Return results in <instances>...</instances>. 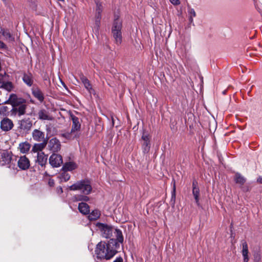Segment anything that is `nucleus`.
Instances as JSON below:
<instances>
[{"instance_id": "nucleus-1", "label": "nucleus", "mask_w": 262, "mask_h": 262, "mask_svg": "<svg viewBox=\"0 0 262 262\" xmlns=\"http://www.w3.org/2000/svg\"><path fill=\"white\" fill-rule=\"evenodd\" d=\"M96 226L100 230L103 237L110 238L107 243L101 241L97 244L95 250L96 257L100 260H110L119 252L120 244L123 243L122 232L121 230L116 228L114 232L115 238H111L113 231L112 226L101 223H97Z\"/></svg>"}, {"instance_id": "nucleus-2", "label": "nucleus", "mask_w": 262, "mask_h": 262, "mask_svg": "<svg viewBox=\"0 0 262 262\" xmlns=\"http://www.w3.org/2000/svg\"><path fill=\"white\" fill-rule=\"evenodd\" d=\"M27 100L23 98L18 97L15 94L10 95L8 100L2 104H10L12 106L11 115L12 116H21L26 114L27 105L26 104Z\"/></svg>"}, {"instance_id": "nucleus-3", "label": "nucleus", "mask_w": 262, "mask_h": 262, "mask_svg": "<svg viewBox=\"0 0 262 262\" xmlns=\"http://www.w3.org/2000/svg\"><path fill=\"white\" fill-rule=\"evenodd\" d=\"M70 190H81L82 194L89 195L92 190L91 181L88 179H84L77 181L69 187Z\"/></svg>"}, {"instance_id": "nucleus-4", "label": "nucleus", "mask_w": 262, "mask_h": 262, "mask_svg": "<svg viewBox=\"0 0 262 262\" xmlns=\"http://www.w3.org/2000/svg\"><path fill=\"white\" fill-rule=\"evenodd\" d=\"M13 154L11 151L4 150L0 152V165L7 166L8 167L14 169L15 164L13 163Z\"/></svg>"}, {"instance_id": "nucleus-5", "label": "nucleus", "mask_w": 262, "mask_h": 262, "mask_svg": "<svg viewBox=\"0 0 262 262\" xmlns=\"http://www.w3.org/2000/svg\"><path fill=\"white\" fill-rule=\"evenodd\" d=\"M150 138L151 137L149 136L148 133L145 130H143L141 139L142 140V149L144 154H147L150 150Z\"/></svg>"}, {"instance_id": "nucleus-6", "label": "nucleus", "mask_w": 262, "mask_h": 262, "mask_svg": "<svg viewBox=\"0 0 262 262\" xmlns=\"http://www.w3.org/2000/svg\"><path fill=\"white\" fill-rule=\"evenodd\" d=\"M49 163L53 167H58L62 163V158L60 155L53 153L49 158Z\"/></svg>"}, {"instance_id": "nucleus-7", "label": "nucleus", "mask_w": 262, "mask_h": 262, "mask_svg": "<svg viewBox=\"0 0 262 262\" xmlns=\"http://www.w3.org/2000/svg\"><path fill=\"white\" fill-rule=\"evenodd\" d=\"M48 147L49 149L53 153L57 152L61 149L60 142L57 138H53L50 140Z\"/></svg>"}, {"instance_id": "nucleus-8", "label": "nucleus", "mask_w": 262, "mask_h": 262, "mask_svg": "<svg viewBox=\"0 0 262 262\" xmlns=\"http://www.w3.org/2000/svg\"><path fill=\"white\" fill-rule=\"evenodd\" d=\"M14 126L13 121L7 117L3 118L0 123L1 129L4 132L10 130Z\"/></svg>"}, {"instance_id": "nucleus-9", "label": "nucleus", "mask_w": 262, "mask_h": 262, "mask_svg": "<svg viewBox=\"0 0 262 262\" xmlns=\"http://www.w3.org/2000/svg\"><path fill=\"white\" fill-rule=\"evenodd\" d=\"M192 194L195 200V202L196 205L199 206L200 205V188L198 186V182L195 179H194L192 183Z\"/></svg>"}, {"instance_id": "nucleus-10", "label": "nucleus", "mask_w": 262, "mask_h": 262, "mask_svg": "<svg viewBox=\"0 0 262 262\" xmlns=\"http://www.w3.org/2000/svg\"><path fill=\"white\" fill-rule=\"evenodd\" d=\"M70 118L72 121L71 133L80 130L81 128V123L79 121V119L71 112H70Z\"/></svg>"}, {"instance_id": "nucleus-11", "label": "nucleus", "mask_w": 262, "mask_h": 262, "mask_svg": "<svg viewBox=\"0 0 262 262\" xmlns=\"http://www.w3.org/2000/svg\"><path fill=\"white\" fill-rule=\"evenodd\" d=\"M32 95L40 103L43 102L45 100V96L41 89L37 86H34L31 89Z\"/></svg>"}, {"instance_id": "nucleus-12", "label": "nucleus", "mask_w": 262, "mask_h": 262, "mask_svg": "<svg viewBox=\"0 0 262 262\" xmlns=\"http://www.w3.org/2000/svg\"><path fill=\"white\" fill-rule=\"evenodd\" d=\"M17 165L20 169L27 170L30 167V161L26 156H21L17 162Z\"/></svg>"}, {"instance_id": "nucleus-13", "label": "nucleus", "mask_w": 262, "mask_h": 262, "mask_svg": "<svg viewBox=\"0 0 262 262\" xmlns=\"http://www.w3.org/2000/svg\"><path fill=\"white\" fill-rule=\"evenodd\" d=\"M45 133L37 129L33 130L32 133V136L34 140L37 142H42L45 141L48 137H45Z\"/></svg>"}, {"instance_id": "nucleus-14", "label": "nucleus", "mask_w": 262, "mask_h": 262, "mask_svg": "<svg viewBox=\"0 0 262 262\" xmlns=\"http://www.w3.org/2000/svg\"><path fill=\"white\" fill-rule=\"evenodd\" d=\"M19 128L25 131L29 130L32 126V122L30 118L22 119L18 122Z\"/></svg>"}, {"instance_id": "nucleus-15", "label": "nucleus", "mask_w": 262, "mask_h": 262, "mask_svg": "<svg viewBox=\"0 0 262 262\" xmlns=\"http://www.w3.org/2000/svg\"><path fill=\"white\" fill-rule=\"evenodd\" d=\"M80 79L84 86V88L88 90L90 94H95V90L93 89L90 80L83 74L80 75Z\"/></svg>"}, {"instance_id": "nucleus-16", "label": "nucleus", "mask_w": 262, "mask_h": 262, "mask_svg": "<svg viewBox=\"0 0 262 262\" xmlns=\"http://www.w3.org/2000/svg\"><path fill=\"white\" fill-rule=\"evenodd\" d=\"M122 27V23L119 18V16L115 15V19L113 21V26L112 28V32L121 31Z\"/></svg>"}, {"instance_id": "nucleus-17", "label": "nucleus", "mask_w": 262, "mask_h": 262, "mask_svg": "<svg viewBox=\"0 0 262 262\" xmlns=\"http://www.w3.org/2000/svg\"><path fill=\"white\" fill-rule=\"evenodd\" d=\"M22 80L28 86H31L33 84V76L30 72L24 73Z\"/></svg>"}, {"instance_id": "nucleus-18", "label": "nucleus", "mask_w": 262, "mask_h": 262, "mask_svg": "<svg viewBox=\"0 0 262 262\" xmlns=\"http://www.w3.org/2000/svg\"><path fill=\"white\" fill-rule=\"evenodd\" d=\"M48 155H45L43 152H38L36 162L39 165L43 167L46 165L47 163Z\"/></svg>"}, {"instance_id": "nucleus-19", "label": "nucleus", "mask_w": 262, "mask_h": 262, "mask_svg": "<svg viewBox=\"0 0 262 262\" xmlns=\"http://www.w3.org/2000/svg\"><path fill=\"white\" fill-rule=\"evenodd\" d=\"M78 209L79 211L83 215H87L90 213V206L85 202L79 203Z\"/></svg>"}, {"instance_id": "nucleus-20", "label": "nucleus", "mask_w": 262, "mask_h": 262, "mask_svg": "<svg viewBox=\"0 0 262 262\" xmlns=\"http://www.w3.org/2000/svg\"><path fill=\"white\" fill-rule=\"evenodd\" d=\"M48 142V139H46L45 141H43V142L40 143H35L32 148V152H36L41 151L46 147Z\"/></svg>"}, {"instance_id": "nucleus-21", "label": "nucleus", "mask_w": 262, "mask_h": 262, "mask_svg": "<svg viewBox=\"0 0 262 262\" xmlns=\"http://www.w3.org/2000/svg\"><path fill=\"white\" fill-rule=\"evenodd\" d=\"M57 178L59 180L60 183H62L63 182H66L70 180L71 176L68 171L64 170L62 171L61 169L60 172L57 176Z\"/></svg>"}, {"instance_id": "nucleus-22", "label": "nucleus", "mask_w": 262, "mask_h": 262, "mask_svg": "<svg viewBox=\"0 0 262 262\" xmlns=\"http://www.w3.org/2000/svg\"><path fill=\"white\" fill-rule=\"evenodd\" d=\"M38 119L41 120H52L53 118L49 114V112L45 109H41L38 113Z\"/></svg>"}, {"instance_id": "nucleus-23", "label": "nucleus", "mask_w": 262, "mask_h": 262, "mask_svg": "<svg viewBox=\"0 0 262 262\" xmlns=\"http://www.w3.org/2000/svg\"><path fill=\"white\" fill-rule=\"evenodd\" d=\"M77 167L76 164L74 162H69L65 163L61 168L62 171H72Z\"/></svg>"}, {"instance_id": "nucleus-24", "label": "nucleus", "mask_w": 262, "mask_h": 262, "mask_svg": "<svg viewBox=\"0 0 262 262\" xmlns=\"http://www.w3.org/2000/svg\"><path fill=\"white\" fill-rule=\"evenodd\" d=\"M234 181L236 184L243 186L246 181V179L240 173L236 172L234 176Z\"/></svg>"}, {"instance_id": "nucleus-25", "label": "nucleus", "mask_w": 262, "mask_h": 262, "mask_svg": "<svg viewBox=\"0 0 262 262\" xmlns=\"http://www.w3.org/2000/svg\"><path fill=\"white\" fill-rule=\"evenodd\" d=\"M31 148V144L26 141L20 143L19 144V149L21 153L26 154L28 153Z\"/></svg>"}, {"instance_id": "nucleus-26", "label": "nucleus", "mask_w": 262, "mask_h": 262, "mask_svg": "<svg viewBox=\"0 0 262 262\" xmlns=\"http://www.w3.org/2000/svg\"><path fill=\"white\" fill-rule=\"evenodd\" d=\"M1 33H2L3 35L6 38V39L8 40L10 42H13L15 40L14 37L11 34L8 30H5L1 28Z\"/></svg>"}, {"instance_id": "nucleus-27", "label": "nucleus", "mask_w": 262, "mask_h": 262, "mask_svg": "<svg viewBox=\"0 0 262 262\" xmlns=\"http://www.w3.org/2000/svg\"><path fill=\"white\" fill-rule=\"evenodd\" d=\"M1 84L2 85L0 86V88L4 89L8 92H11L14 88L12 82L10 81H3Z\"/></svg>"}, {"instance_id": "nucleus-28", "label": "nucleus", "mask_w": 262, "mask_h": 262, "mask_svg": "<svg viewBox=\"0 0 262 262\" xmlns=\"http://www.w3.org/2000/svg\"><path fill=\"white\" fill-rule=\"evenodd\" d=\"M113 37L116 44L120 45L122 42V37L121 31L112 32Z\"/></svg>"}, {"instance_id": "nucleus-29", "label": "nucleus", "mask_w": 262, "mask_h": 262, "mask_svg": "<svg viewBox=\"0 0 262 262\" xmlns=\"http://www.w3.org/2000/svg\"><path fill=\"white\" fill-rule=\"evenodd\" d=\"M88 219L90 221H95L99 218L100 215V212L98 209L93 210L89 214Z\"/></svg>"}, {"instance_id": "nucleus-30", "label": "nucleus", "mask_w": 262, "mask_h": 262, "mask_svg": "<svg viewBox=\"0 0 262 262\" xmlns=\"http://www.w3.org/2000/svg\"><path fill=\"white\" fill-rule=\"evenodd\" d=\"M96 4V14L95 15H101L103 10L102 3L100 0H94Z\"/></svg>"}, {"instance_id": "nucleus-31", "label": "nucleus", "mask_w": 262, "mask_h": 262, "mask_svg": "<svg viewBox=\"0 0 262 262\" xmlns=\"http://www.w3.org/2000/svg\"><path fill=\"white\" fill-rule=\"evenodd\" d=\"M11 113V109L7 106H2L0 107V114L4 116H8Z\"/></svg>"}, {"instance_id": "nucleus-32", "label": "nucleus", "mask_w": 262, "mask_h": 262, "mask_svg": "<svg viewBox=\"0 0 262 262\" xmlns=\"http://www.w3.org/2000/svg\"><path fill=\"white\" fill-rule=\"evenodd\" d=\"M87 195L85 194H77L75 195L74 196V201H84V202H88L89 201L90 199L89 197L86 196Z\"/></svg>"}, {"instance_id": "nucleus-33", "label": "nucleus", "mask_w": 262, "mask_h": 262, "mask_svg": "<svg viewBox=\"0 0 262 262\" xmlns=\"http://www.w3.org/2000/svg\"><path fill=\"white\" fill-rule=\"evenodd\" d=\"M172 181L173 182V186L172 190L171 191V197L170 202L171 204L174 205L176 201V184H175V180L173 179Z\"/></svg>"}, {"instance_id": "nucleus-34", "label": "nucleus", "mask_w": 262, "mask_h": 262, "mask_svg": "<svg viewBox=\"0 0 262 262\" xmlns=\"http://www.w3.org/2000/svg\"><path fill=\"white\" fill-rule=\"evenodd\" d=\"M95 28L98 31L100 25L101 15H95Z\"/></svg>"}, {"instance_id": "nucleus-35", "label": "nucleus", "mask_w": 262, "mask_h": 262, "mask_svg": "<svg viewBox=\"0 0 262 262\" xmlns=\"http://www.w3.org/2000/svg\"><path fill=\"white\" fill-rule=\"evenodd\" d=\"M71 131L70 132H68L66 133H63L60 135V136L67 139L71 140L72 139V134Z\"/></svg>"}, {"instance_id": "nucleus-36", "label": "nucleus", "mask_w": 262, "mask_h": 262, "mask_svg": "<svg viewBox=\"0 0 262 262\" xmlns=\"http://www.w3.org/2000/svg\"><path fill=\"white\" fill-rule=\"evenodd\" d=\"M243 245V249H242V253H248V244L246 242H244L242 244Z\"/></svg>"}, {"instance_id": "nucleus-37", "label": "nucleus", "mask_w": 262, "mask_h": 262, "mask_svg": "<svg viewBox=\"0 0 262 262\" xmlns=\"http://www.w3.org/2000/svg\"><path fill=\"white\" fill-rule=\"evenodd\" d=\"M254 262H261V256L258 253H255L253 255Z\"/></svg>"}, {"instance_id": "nucleus-38", "label": "nucleus", "mask_w": 262, "mask_h": 262, "mask_svg": "<svg viewBox=\"0 0 262 262\" xmlns=\"http://www.w3.org/2000/svg\"><path fill=\"white\" fill-rule=\"evenodd\" d=\"M188 13L189 14H190V16H192V17H195L196 16V13H195V12L194 11V10L192 8H190L189 11H188Z\"/></svg>"}, {"instance_id": "nucleus-39", "label": "nucleus", "mask_w": 262, "mask_h": 262, "mask_svg": "<svg viewBox=\"0 0 262 262\" xmlns=\"http://www.w3.org/2000/svg\"><path fill=\"white\" fill-rule=\"evenodd\" d=\"M6 77H9V76L8 74H7L6 73H5L4 75L0 74V83H2V82L4 81L3 79Z\"/></svg>"}, {"instance_id": "nucleus-40", "label": "nucleus", "mask_w": 262, "mask_h": 262, "mask_svg": "<svg viewBox=\"0 0 262 262\" xmlns=\"http://www.w3.org/2000/svg\"><path fill=\"white\" fill-rule=\"evenodd\" d=\"M8 49V47L6 46V45L4 42L0 40V49Z\"/></svg>"}, {"instance_id": "nucleus-41", "label": "nucleus", "mask_w": 262, "mask_h": 262, "mask_svg": "<svg viewBox=\"0 0 262 262\" xmlns=\"http://www.w3.org/2000/svg\"><path fill=\"white\" fill-rule=\"evenodd\" d=\"M242 255L244 257V262H248V261H249L248 253H242Z\"/></svg>"}, {"instance_id": "nucleus-42", "label": "nucleus", "mask_w": 262, "mask_h": 262, "mask_svg": "<svg viewBox=\"0 0 262 262\" xmlns=\"http://www.w3.org/2000/svg\"><path fill=\"white\" fill-rule=\"evenodd\" d=\"M48 184L50 187H53L55 184L54 180L52 179H50L48 181Z\"/></svg>"}, {"instance_id": "nucleus-43", "label": "nucleus", "mask_w": 262, "mask_h": 262, "mask_svg": "<svg viewBox=\"0 0 262 262\" xmlns=\"http://www.w3.org/2000/svg\"><path fill=\"white\" fill-rule=\"evenodd\" d=\"M56 192L58 194H61L63 192L62 188L61 186H58L56 188Z\"/></svg>"}, {"instance_id": "nucleus-44", "label": "nucleus", "mask_w": 262, "mask_h": 262, "mask_svg": "<svg viewBox=\"0 0 262 262\" xmlns=\"http://www.w3.org/2000/svg\"><path fill=\"white\" fill-rule=\"evenodd\" d=\"M123 260L121 256L117 257L113 262H123Z\"/></svg>"}, {"instance_id": "nucleus-45", "label": "nucleus", "mask_w": 262, "mask_h": 262, "mask_svg": "<svg viewBox=\"0 0 262 262\" xmlns=\"http://www.w3.org/2000/svg\"><path fill=\"white\" fill-rule=\"evenodd\" d=\"M171 3L174 5H178L180 4L179 0H170Z\"/></svg>"}, {"instance_id": "nucleus-46", "label": "nucleus", "mask_w": 262, "mask_h": 262, "mask_svg": "<svg viewBox=\"0 0 262 262\" xmlns=\"http://www.w3.org/2000/svg\"><path fill=\"white\" fill-rule=\"evenodd\" d=\"M256 182L262 184V176H259L257 179Z\"/></svg>"}, {"instance_id": "nucleus-47", "label": "nucleus", "mask_w": 262, "mask_h": 262, "mask_svg": "<svg viewBox=\"0 0 262 262\" xmlns=\"http://www.w3.org/2000/svg\"><path fill=\"white\" fill-rule=\"evenodd\" d=\"M243 190L244 191H249V189L248 187H243Z\"/></svg>"}, {"instance_id": "nucleus-48", "label": "nucleus", "mask_w": 262, "mask_h": 262, "mask_svg": "<svg viewBox=\"0 0 262 262\" xmlns=\"http://www.w3.org/2000/svg\"><path fill=\"white\" fill-rule=\"evenodd\" d=\"M193 17H192V16H190L189 17V22L190 23H193Z\"/></svg>"}, {"instance_id": "nucleus-49", "label": "nucleus", "mask_w": 262, "mask_h": 262, "mask_svg": "<svg viewBox=\"0 0 262 262\" xmlns=\"http://www.w3.org/2000/svg\"><path fill=\"white\" fill-rule=\"evenodd\" d=\"M30 102L32 103H34V101L33 100H30Z\"/></svg>"}, {"instance_id": "nucleus-50", "label": "nucleus", "mask_w": 262, "mask_h": 262, "mask_svg": "<svg viewBox=\"0 0 262 262\" xmlns=\"http://www.w3.org/2000/svg\"><path fill=\"white\" fill-rule=\"evenodd\" d=\"M61 83H62V84L63 85V86H64V87H66V84H64V83H63V82H61Z\"/></svg>"}, {"instance_id": "nucleus-51", "label": "nucleus", "mask_w": 262, "mask_h": 262, "mask_svg": "<svg viewBox=\"0 0 262 262\" xmlns=\"http://www.w3.org/2000/svg\"><path fill=\"white\" fill-rule=\"evenodd\" d=\"M112 122H113V125H114V119H112Z\"/></svg>"}, {"instance_id": "nucleus-52", "label": "nucleus", "mask_w": 262, "mask_h": 262, "mask_svg": "<svg viewBox=\"0 0 262 262\" xmlns=\"http://www.w3.org/2000/svg\"><path fill=\"white\" fill-rule=\"evenodd\" d=\"M3 2H6V0H2Z\"/></svg>"}]
</instances>
